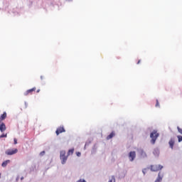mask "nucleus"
Returning <instances> with one entry per match:
<instances>
[{"label": "nucleus", "instance_id": "1", "mask_svg": "<svg viewBox=\"0 0 182 182\" xmlns=\"http://www.w3.org/2000/svg\"><path fill=\"white\" fill-rule=\"evenodd\" d=\"M160 136V134L157 132V130H154L151 134H150V137H151V144H156V140H157V138Z\"/></svg>", "mask_w": 182, "mask_h": 182}, {"label": "nucleus", "instance_id": "2", "mask_svg": "<svg viewBox=\"0 0 182 182\" xmlns=\"http://www.w3.org/2000/svg\"><path fill=\"white\" fill-rule=\"evenodd\" d=\"M60 159L61 160L62 164H65L68 161V156H66L65 151H61L60 153Z\"/></svg>", "mask_w": 182, "mask_h": 182}, {"label": "nucleus", "instance_id": "3", "mask_svg": "<svg viewBox=\"0 0 182 182\" xmlns=\"http://www.w3.org/2000/svg\"><path fill=\"white\" fill-rule=\"evenodd\" d=\"M5 153L7 156H14V154L18 153V149H7Z\"/></svg>", "mask_w": 182, "mask_h": 182}, {"label": "nucleus", "instance_id": "4", "mask_svg": "<svg viewBox=\"0 0 182 182\" xmlns=\"http://www.w3.org/2000/svg\"><path fill=\"white\" fill-rule=\"evenodd\" d=\"M163 168L161 165H151V171H160Z\"/></svg>", "mask_w": 182, "mask_h": 182}, {"label": "nucleus", "instance_id": "5", "mask_svg": "<svg viewBox=\"0 0 182 182\" xmlns=\"http://www.w3.org/2000/svg\"><path fill=\"white\" fill-rule=\"evenodd\" d=\"M33 92H36V87H33V88H31V89H30V90H26V91L23 93V95H24V96H29V95H33Z\"/></svg>", "mask_w": 182, "mask_h": 182}, {"label": "nucleus", "instance_id": "6", "mask_svg": "<svg viewBox=\"0 0 182 182\" xmlns=\"http://www.w3.org/2000/svg\"><path fill=\"white\" fill-rule=\"evenodd\" d=\"M136 159V151H130L129 154V161H134V159Z\"/></svg>", "mask_w": 182, "mask_h": 182}, {"label": "nucleus", "instance_id": "7", "mask_svg": "<svg viewBox=\"0 0 182 182\" xmlns=\"http://www.w3.org/2000/svg\"><path fill=\"white\" fill-rule=\"evenodd\" d=\"M65 132H66V130H65V127H59L58 128H57L55 133H56L57 136H59V134H60V133H65Z\"/></svg>", "mask_w": 182, "mask_h": 182}, {"label": "nucleus", "instance_id": "8", "mask_svg": "<svg viewBox=\"0 0 182 182\" xmlns=\"http://www.w3.org/2000/svg\"><path fill=\"white\" fill-rule=\"evenodd\" d=\"M5 130H6V126L5 125V123L1 122L0 124V132H1V133H4Z\"/></svg>", "mask_w": 182, "mask_h": 182}, {"label": "nucleus", "instance_id": "9", "mask_svg": "<svg viewBox=\"0 0 182 182\" xmlns=\"http://www.w3.org/2000/svg\"><path fill=\"white\" fill-rule=\"evenodd\" d=\"M174 143H175L174 139H171L169 142H168V144H169L171 149H172L174 147Z\"/></svg>", "mask_w": 182, "mask_h": 182}, {"label": "nucleus", "instance_id": "10", "mask_svg": "<svg viewBox=\"0 0 182 182\" xmlns=\"http://www.w3.org/2000/svg\"><path fill=\"white\" fill-rule=\"evenodd\" d=\"M6 119V113L4 112L0 117V122Z\"/></svg>", "mask_w": 182, "mask_h": 182}, {"label": "nucleus", "instance_id": "11", "mask_svg": "<svg viewBox=\"0 0 182 182\" xmlns=\"http://www.w3.org/2000/svg\"><path fill=\"white\" fill-rule=\"evenodd\" d=\"M9 163H11V160H6L2 163L1 166L2 167H6Z\"/></svg>", "mask_w": 182, "mask_h": 182}, {"label": "nucleus", "instance_id": "12", "mask_svg": "<svg viewBox=\"0 0 182 182\" xmlns=\"http://www.w3.org/2000/svg\"><path fill=\"white\" fill-rule=\"evenodd\" d=\"M114 137V132H112L109 135L107 136V140H110V139H113Z\"/></svg>", "mask_w": 182, "mask_h": 182}, {"label": "nucleus", "instance_id": "13", "mask_svg": "<svg viewBox=\"0 0 182 182\" xmlns=\"http://www.w3.org/2000/svg\"><path fill=\"white\" fill-rule=\"evenodd\" d=\"M163 180V177L160 176V173L158 175V178L155 181V182H161Z\"/></svg>", "mask_w": 182, "mask_h": 182}, {"label": "nucleus", "instance_id": "14", "mask_svg": "<svg viewBox=\"0 0 182 182\" xmlns=\"http://www.w3.org/2000/svg\"><path fill=\"white\" fill-rule=\"evenodd\" d=\"M140 154L142 157H147V154L143 150H141Z\"/></svg>", "mask_w": 182, "mask_h": 182}, {"label": "nucleus", "instance_id": "15", "mask_svg": "<svg viewBox=\"0 0 182 182\" xmlns=\"http://www.w3.org/2000/svg\"><path fill=\"white\" fill-rule=\"evenodd\" d=\"M73 151H75L74 149H71L68 150V156H70V154H73Z\"/></svg>", "mask_w": 182, "mask_h": 182}, {"label": "nucleus", "instance_id": "16", "mask_svg": "<svg viewBox=\"0 0 182 182\" xmlns=\"http://www.w3.org/2000/svg\"><path fill=\"white\" fill-rule=\"evenodd\" d=\"M108 182H116V178H114V176H112V178Z\"/></svg>", "mask_w": 182, "mask_h": 182}, {"label": "nucleus", "instance_id": "17", "mask_svg": "<svg viewBox=\"0 0 182 182\" xmlns=\"http://www.w3.org/2000/svg\"><path fill=\"white\" fill-rule=\"evenodd\" d=\"M8 136V134H2L1 135H0V139H2L4 137H7Z\"/></svg>", "mask_w": 182, "mask_h": 182}, {"label": "nucleus", "instance_id": "18", "mask_svg": "<svg viewBox=\"0 0 182 182\" xmlns=\"http://www.w3.org/2000/svg\"><path fill=\"white\" fill-rule=\"evenodd\" d=\"M177 138H178V142H179V143L182 141V136L178 135V136H177Z\"/></svg>", "mask_w": 182, "mask_h": 182}, {"label": "nucleus", "instance_id": "19", "mask_svg": "<svg viewBox=\"0 0 182 182\" xmlns=\"http://www.w3.org/2000/svg\"><path fill=\"white\" fill-rule=\"evenodd\" d=\"M156 107H160V103L159 102V100H156Z\"/></svg>", "mask_w": 182, "mask_h": 182}, {"label": "nucleus", "instance_id": "20", "mask_svg": "<svg viewBox=\"0 0 182 182\" xmlns=\"http://www.w3.org/2000/svg\"><path fill=\"white\" fill-rule=\"evenodd\" d=\"M177 129H178V132L181 134H182V129L180 128L179 127H177Z\"/></svg>", "mask_w": 182, "mask_h": 182}, {"label": "nucleus", "instance_id": "21", "mask_svg": "<svg viewBox=\"0 0 182 182\" xmlns=\"http://www.w3.org/2000/svg\"><path fill=\"white\" fill-rule=\"evenodd\" d=\"M45 155V151H43L40 153V156H44Z\"/></svg>", "mask_w": 182, "mask_h": 182}, {"label": "nucleus", "instance_id": "22", "mask_svg": "<svg viewBox=\"0 0 182 182\" xmlns=\"http://www.w3.org/2000/svg\"><path fill=\"white\" fill-rule=\"evenodd\" d=\"M77 182H86V181L85 179H80L79 181H77Z\"/></svg>", "mask_w": 182, "mask_h": 182}, {"label": "nucleus", "instance_id": "23", "mask_svg": "<svg viewBox=\"0 0 182 182\" xmlns=\"http://www.w3.org/2000/svg\"><path fill=\"white\" fill-rule=\"evenodd\" d=\"M76 154H77V157H80V156H81L80 152H76Z\"/></svg>", "mask_w": 182, "mask_h": 182}, {"label": "nucleus", "instance_id": "24", "mask_svg": "<svg viewBox=\"0 0 182 182\" xmlns=\"http://www.w3.org/2000/svg\"><path fill=\"white\" fill-rule=\"evenodd\" d=\"M14 144H18V140L16 139H14Z\"/></svg>", "mask_w": 182, "mask_h": 182}, {"label": "nucleus", "instance_id": "25", "mask_svg": "<svg viewBox=\"0 0 182 182\" xmlns=\"http://www.w3.org/2000/svg\"><path fill=\"white\" fill-rule=\"evenodd\" d=\"M146 169H144L143 171H142V173H143V174H146V171H144Z\"/></svg>", "mask_w": 182, "mask_h": 182}, {"label": "nucleus", "instance_id": "26", "mask_svg": "<svg viewBox=\"0 0 182 182\" xmlns=\"http://www.w3.org/2000/svg\"><path fill=\"white\" fill-rule=\"evenodd\" d=\"M39 92H41V90L40 89L37 90L36 92L39 93Z\"/></svg>", "mask_w": 182, "mask_h": 182}, {"label": "nucleus", "instance_id": "27", "mask_svg": "<svg viewBox=\"0 0 182 182\" xmlns=\"http://www.w3.org/2000/svg\"><path fill=\"white\" fill-rule=\"evenodd\" d=\"M26 107H28V103L25 102Z\"/></svg>", "mask_w": 182, "mask_h": 182}, {"label": "nucleus", "instance_id": "28", "mask_svg": "<svg viewBox=\"0 0 182 182\" xmlns=\"http://www.w3.org/2000/svg\"><path fill=\"white\" fill-rule=\"evenodd\" d=\"M140 60H138V62H137V65H139L140 64Z\"/></svg>", "mask_w": 182, "mask_h": 182}, {"label": "nucleus", "instance_id": "29", "mask_svg": "<svg viewBox=\"0 0 182 182\" xmlns=\"http://www.w3.org/2000/svg\"><path fill=\"white\" fill-rule=\"evenodd\" d=\"M18 180H19V176L16 178V181H18Z\"/></svg>", "mask_w": 182, "mask_h": 182}, {"label": "nucleus", "instance_id": "30", "mask_svg": "<svg viewBox=\"0 0 182 182\" xmlns=\"http://www.w3.org/2000/svg\"><path fill=\"white\" fill-rule=\"evenodd\" d=\"M21 181L23 180V176H22V177L21 178Z\"/></svg>", "mask_w": 182, "mask_h": 182}, {"label": "nucleus", "instance_id": "31", "mask_svg": "<svg viewBox=\"0 0 182 182\" xmlns=\"http://www.w3.org/2000/svg\"><path fill=\"white\" fill-rule=\"evenodd\" d=\"M41 78L42 79V78H43V77L41 76Z\"/></svg>", "mask_w": 182, "mask_h": 182}, {"label": "nucleus", "instance_id": "32", "mask_svg": "<svg viewBox=\"0 0 182 182\" xmlns=\"http://www.w3.org/2000/svg\"><path fill=\"white\" fill-rule=\"evenodd\" d=\"M0 178H1V173H0Z\"/></svg>", "mask_w": 182, "mask_h": 182}]
</instances>
